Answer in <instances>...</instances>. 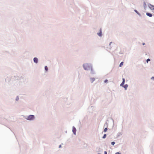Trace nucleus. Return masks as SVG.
Listing matches in <instances>:
<instances>
[{
  "label": "nucleus",
  "mask_w": 154,
  "mask_h": 154,
  "mask_svg": "<svg viewBox=\"0 0 154 154\" xmlns=\"http://www.w3.org/2000/svg\"><path fill=\"white\" fill-rule=\"evenodd\" d=\"M128 87V85L127 84L125 85L124 86V87L125 88V89L126 90Z\"/></svg>",
  "instance_id": "obj_9"
},
{
  "label": "nucleus",
  "mask_w": 154,
  "mask_h": 154,
  "mask_svg": "<svg viewBox=\"0 0 154 154\" xmlns=\"http://www.w3.org/2000/svg\"><path fill=\"white\" fill-rule=\"evenodd\" d=\"M83 67L86 70H88L90 68V66L87 64H84Z\"/></svg>",
  "instance_id": "obj_1"
},
{
  "label": "nucleus",
  "mask_w": 154,
  "mask_h": 154,
  "mask_svg": "<svg viewBox=\"0 0 154 154\" xmlns=\"http://www.w3.org/2000/svg\"><path fill=\"white\" fill-rule=\"evenodd\" d=\"M100 154V153H99V154Z\"/></svg>",
  "instance_id": "obj_24"
},
{
  "label": "nucleus",
  "mask_w": 154,
  "mask_h": 154,
  "mask_svg": "<svg viewBox=\"0 0 154 154\" xmlns=\"http://www.w3.org/2000/svg\"><path fill=\"white\" fill-rule=\"evenodd\" d=\"M148 7L151 10H154V6L150 4H149L148 5Z\"/></svg>",
  "instance_id": "obj_3"
},
{
  "label": "nucleus",
  "mask_w": 154,
  "mask_h": 154,
  "mask_svg": "<svg viewBox=\"0 0 154 154\" xmlns=\"http://www.w3.org/2000/svg\"><path fill=\"white\" fill-rule=\"evenodd\" d=\"M61 145H60V146H59V147H61Z\"/></svg>",
  "instance_id": "obj_23"
},
{
  "label": "nucleus",
  "mask_w": 154,
  "mask_h": 154,
  "mask_svg": "<svg viewBox=\"0 0 154 154\" xmlns=\"http://www.w3.org/2000/svg\"><path fill=\"white\" fill-rule=\"evenodd\" d=\"M115 144V142H111V144L112 145H114Z\"/></svg>",
  "instance_id": "obj_14"
},
{
  "label": "nucleus",
  "mask_w": 154,
  "mask_h": 154,
  "mask_svg": "<svg viewBox=\"0 0 154 154\" xmlns=\"http://www.w3.org/2000/svg\"><path fill=\"white\" fill-rule=\"evenodd\" d=\"M115 154H120V153L119 152H116Z\"/></svg>",
  "instance_id": "obj_19"
},
{
  "label": "nucleus",
  "mask_w": 154,
  "mask_h": 154,
  "mask_svg": "<svg viewBox=\"0 0 154 154\" xmlns=\"http://www.w3.org/2000/svg\"><path fill=\"white\" fill-rule=\"evenodd\" d=\"M91 79L92 81V82L94 81L95 80V79L94 78H92Z\"/></svg>",
  "instance_id": "obj_15"
},
{
  "label": "nucleus",
  "mask_w": 154,
  "mask_h": 154,
  "mask_svg": "<svg viewBox=\"0 0 154 154\" xmlns=\"http://www.w3.org/2000/svg\"><path fill=\"white\" fill-rule=\"evenodd\" d=\"M76 128H75L74 127H72V131L73 133L75 134L76 132Z\"/></svg>",
  "instance_id": "obj_4"
},
{
  "label": "nucleus",
  "mask_w": 154,
  "mask_h": 154,
  "mask_svg": "<svg viewBox=\"0 0 154 154\" xmlns=\"http://www.w3.org/2000/svg\"><path fill=\"white\" fill-rule=\"evenodd\" d=\"M33 60L34 62L36 63H37L38 62V59L36 57H35L34 58Z\"/></svg>",
  "instance_id": "obj_5"
},
{
  "label": "nucleus",
  "mask_w": 154,
  "mask_h": 154,
  "mask_svg": "<svg viewBox=\"0 0 154 154\" xmlns=\"http://www.w3.org/2000/svg\"><path fill=\"white\" fill-rule=\"evenodd\" d=\"M108 82V80H107V79H106V80L104 81V82H105V83H106V82Z\"/></svg>",
  "instance_id": "obj_17"
},
{
  "label": "nucleus",
  "mask_w": 154,
  "mask_h": 154,
  "mask_svg": "<svg viewBox=\"0 0 154 154\" xmlns=\"http://www.w3.org/2000/svg\"><path fill=\"white\" fill-rule=\"evenodd\" d=\"M107 128H105L104 129V131L105 132H106V131H107Z\"/></svg>",
  "instance_id": "obj_13"
},
{
  "label": "nucleus",
  "mask_w": 154,
  "mask_h": 154,
  "mask_svg": "<svg viewBox=\"0 0 154 154\" xmlns=\"http://www.w3.org/2000/svg\"><path fill=\"white\" fill-rule=\"evenodd\" d=\"M150 61V60L149 59H147L146 60L147 63H148V61Z\"/></svg>",
  "instance_id": "obj_16"
},
{
  "label": "nucleus",
  "mask_w": 154,
  "mask_h": 154,
  "mask_svg": "<svg viewBox=\"0 0 154 154\" xmlns=\"http://www.w3.org/2000/svg\"><path fill=\"white\" fill-rule=\"evenodd\" d=\"M135 11L136 12L137 14H138V12L136 10H135Z\"/></svg>",
  "instance_id": "obj_20"
},
{
  "label": "nucleus",
  "mask_w": 154,
  "mask_h": 154,
  "mask_svg": "<svg viewBox=\"0 0 154 154\" xmlns=\"http://www.w3.org/2000/svg\"><path fill=\"white\" fill-rule=\"evenodd\" d=\"M98 35L100 36H101L102 35V33L101 32H100L98 33H97Z\"/></svg>",
  "instance_id": "obj_8"
},
{
  "label": "nucleus",
  "mask_w": 154,
  "mask_h": 154,
  "mask_svg": "<svg viewBox=\"0 0 154 154\" xmlns=\"http://www.w3.org/2000/svg\"><path fill=\"white\" fill-rule=\"evenodd\" d=\"M146 14L147 16L149 17H151L152 16V14L150 13H146Z\"/></svg>",
  "instance_id": "obj_7"
},
{
  "label": "nucleus",
  "mask_w": 154,
  "mask_h": 154,
  "mask_svg": "<svg viewBox=\"0 0 154 154\" xmlns=\"http://www.w3.org/2000/svg\"><path fill=\"white\" fill-rule=\"evenodd\" d=\"M151 79H152L153 80H154V77H152L151 78Z\"/></svg>",
  "instance_id": "obj_18"
},
{
  "label": "nucleus",
  "mask_w": 154,
  "mask_h": 154,
  "mask_svg": "<svg viewBox=\"0 0 154 154\" xmlns=\"http://www.w3.org/2000/svg\"><path fill=\"white\" fill-rule=\"evenodd\" d=\"M125 79L124 78H123V79H122V83L120 85L121 86L123 85H124V83H125Z\"/></svg>",
  "instance_id": "obj_6"
},
{
  "label": "nucleus",
  "mask_w": 154,
  "mask_h": 154,
  "mask_svg": "<svg viewBox=\"0 0 154 154\" xmlns=\"http://www.w3.org/2000/svg\"><path fill=\"white\" fill-rule=\"evenodd\" d=\"M45 70H46L47 71L48 70V68L47 66H45Z\"/></svg>",
  "instance_id": "obj_11"
},
{
  "label": "nucleus",
  "mask_w": 154,
  "mask_h": 154,
  "mask_svg": "<svg viewBox=\"0 0 154 154\" xmlns=\"http://www.w3.org/2000/svg\"><path fill=\"white\" fill-rule=\"evenodd\" d=\"M106 134H105L103 136V139L105 138L106 137Z\"/></svg>",
  "instance_id": "obj_12"
},
{
  "label": "nucleus",
  "mask_w": 154,
  "mask_h": 154,
  "mask_svg": "<svg viewBox=\"0 0 154 154\" xmlns=\"http://www.w3.org/2000/svg\"><path fill=\"white\" fill-rule=\"evenodd\" d=\"M107 152L106 151H105L104 154H107Z\"/></svg>",
  "instance_id": "obj_21"
},
{
  "label": "nucleus",
  "mask_w": 154,
  "mask_h": 154,
  "mask_svg": "<svg viewBox=\"0 0 154 154\" xmlns=\"http://www.w3.org/2000/svg\"><path fill=\"white\" fill-rule=\"evenodd\" d=\"M34 116L33 115H30L28 117L27 119L28 120H32L34 119Z\"/></svg>",
  "instance_id": "obj_2"
},
{
  "label": "nucleus",
  "mask_w": 154,
  "mask_h": 154,
  "mask_svg": "<svg viewBox=\"0 0 154 154\" xmlns=\"http://www.w3.org/2000/svg\"><path fill=\"white\" fill-rule=\"evenodd\" d=\"M145 43H143V45H145Z\"/></svg>",
  "instance_id": "obj_22"
},
{
  "label": "nucleus",
  "mask_w": 154,
  "mask_h": 154,
  "mask_svg": "<svg viewBox=\"0 0 154 154\" xmlns=\"http://www.w3.org/2000/svg\"><path fill=\"white\" fill-rule=\"evenodd\" d=\"M123 65V62H122L120 63V64L119 65V66L121 67Z\"/></svg>",
  "instance_id": "obj_10"
}]
</instances>
